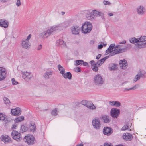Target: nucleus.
<instances>
[{
	"label": "nucleus",
	"instance_id": "nucleus-60",
	"mask_svg": "<svg viewBox=\"0 0 146 146\" xmlns=\"http://www.w3.org/2000/svg\"><path fill=\"white\" fill-rule=\"evenodd\" d=\"M80 103L79 102H74V104L76 106H78L80 105Z\"/></svg>",
	"mask_w": 146,
	"mask_h": 146
},
{
	"label": "nucleus",
	"instance_id": "nucleus-19",
	"mask_svg": "<svg viewBox=\"0 0 146 146\" xmlns=\"http://www.w3.org/2000/svg\"><path fill=\"white\" fill-rule=\"evenodd\" d=\"M92 28V25H89L88 28L84 29H82L81 30L82 33L86 34L90 33L91 31Z\"/></svg>",
	"mask_w": 146,
	"mask_h": 146
},
{
	"label": "nucleus",
	"instance_id": "nucleus-23",
	"mask_svg": "<svg viewBox=\"0 0 146 146\" xmlns=\"http://www.w3.org/2000/svg\"><path fill=\"white\" fill-rule=\"evenodd\" d=\"M11 115L14 116H18L20 115L21 112V110H11Z\"/></svg>",
	"mask_w": 146,
	"mask_h": 146
},
{
	"label": "nucleus",
	"instance_id": "nucleus-44",
	"mask_svg": "<svg viewBox=\"0 0 146 146\" xmlns=\"http://www.w3.org/2000/svg\"><path fill=\"white\" fill-rule=\"evenodd\" d=\"M129 126L128 125H124L121 128V130L122 131H125L127 129H128Z\"/></svg>",
	"mask_w": 146,
	"mask_h": 146
},
{
	"label": "nucleus",
	"instance_id": "nucleus-1",
	"mask_svg": "<svg viewBox=\"0 0 146 146\" xmlns=\"http://www.w3.org/2000/svg\"><path fill=\"white\" fill-rule=\"evenodd\" d=\"M110 56H106L98 60L96 63L94 60L90 61V63L91 64V66L93 70L95 72H97L98 70V67L100 66Z\"/></svg>",
	"mask_w": 146,
	"mask_h": 146
},
{
	"label": "nucleus",
	"instance_id": "nucleus-4",
	"mask_svg": "<svg viewBox=\"0 0 146 146\" xmlns=\"http://www.w3.org/2000/svg\"><path fill=\"white\" fill-rule=\"evenodd\" d=\"M54 28L51 27L48 29L47 30L41 33L40 34V36L42 38H46L48 37L53 32Z\"/></svg>",
	"mask_w": 146,
	"mask_h": 146
},
{
	"label": "nucleus",
	"instance_id": "nucleus-46",
	"mask_svg": "<svg viewBox=\"0 0 146 146\" xmlns=\"http://www.w3.org/2000/svg\"><path fill=\"white\" fill-rule=\"evenodd\" d=\"M135 77V78L133 79V81L134 82H136L137 80L140 79L139 77L138 76V75H136Z\"/></svg>",
	"mask_w": 146,
	"mask_h": 146
},
{
	"label": "nucleus",
	"instance_id": "nucleus-54",
	"mask_svg": "<svg viewBox=\"0 0 146 146\" xmlns=\"http://www.w3.org/2000/svg\"><path fill=\"white\" fill-rule=\"evenodd\" d=\"M109 52V53L111 54L112 53V51H111L109 48H108L106 51V53H108Z\"/></svg>",
	"mask_w": 146,
	"mask_h": 146
},
{
	"label": "nucleus",
	"instance_id": "nucleus-62",
	"mask_svg": "<svg viewBox=\"0 0 146 146\" xmlns=\"http://www.w3.org/2000/svg\"><path fill=\"white\" fill-rule=\"evenodd\" d=\"M126 42V41L125 40H123V41L121 42H120L119 43V44H125Z\"/></svg>",
	"mask_w": 146,
	"mask_h": 146
},
{
	"label": "nucleus",
	"instance_id": "nucleus-20",
	"mask_svg": "<svg viewBox=\"0 0 146 146\" xmlns=\"http://www.w3.org/2000/svg\"><path fill=\"white\" fill-rule=\"evenodd\" d=\"M102 117V120L104 123H109L111 121L110 118L108 115H104Z\"/></svg>",
	"mask_w": 146,
	"mask_h": 146
},
{
	"label": "nucleus",
	"instance_id": "nucleus-21",
	"mask_svg": "<svg viewBox=\"0 0 146 146\" xmlns=\"http://www.w3.org/2000/svg\"><path fill=\"white\" fill-rule=\"evenodd\" d=\"M109 104H110L111 106H115L117 107H119L121 106L120 102L118 101H110Z\"/></svg>",
	"mask_w": 146,
	"mask_h": 146
},
{
	"label": "nucleus",
	"instance_id": "nucleus-6",
	"mask_svg": "<svg viewBox=\"0 0 146 146\" xmlns=\"http://www.w3.org/2000/svg\"><path fill=\"white\" fill-rule=\"evenodd\" d=\"M92 124L94 127L97 130L99 129L101 127L100 120L99 118L95 119L92 121Z\"/></svg>",
	"mask_w": 146,
	"mask_h": 146
},
{
	"label": "nucleus",
	"instance_id": "nucleus-33",
	"mask_svg": "<svg viewBox=\"0 0 146 146\" xmlns=\"http://www.w3.org/2000/svg\"><path fill=\"white\" fill-rule=\"evenodd\" d=\"M28 129V127L26 125H21L20 129V131L21 133H23L27 131Z\"/></svg>",
	"mask_w": 146,
	"mask_h": 146
},
{
	"label": "nucleus",
	"instance_id": "nucleus-48",
	"mask_svg": "<svg viewBox=\"0 0 146 146\" xmlns=\"http://www.w3.org/2000/svg\"><path fill=\"white\" fill-rule=\"evenodd\" d=\"M135 42H134V44L135 43H136L137 44H136L138 46V44L140 43V40L139 39V38L138 39H137L135 38Z\"/></svg>",
	"mask_w": 146,
	"mask_h": 146
},
{
	"label": "nucleus",
	"instance_id": "nucleus-9",
	"mask_svg": "<svg viewBox=\"0 0 146 146\" xmlns=\"http://www.w3.org/2000/svg\"><path fill=\"white\" fill-rule=\"evenodd\" d=\"M32 76L31 73L27 72H22L23 78L26 81H29Z\"/></svg>",
	"mask_w": 146,
	"mask_h": 146
},
{
	"label": "nucleus",
	"instance_id": "nucleus-5",
	"mask_svg": "<svg viewBox=\"0 0 146 146\" xmlns=\"http://www.w3.org/2000/svg\"><path fill=\"white\" fill-rule=\"evenodd\" d=\"M11 135L13 139L17 141H19L22 139L21 134L15 130L13 131Z\"/></svg>",
	"mask_w": 146,
	"mask_h": 146
},
{
	"label": "nucleus",
	"instance_id": "nucleus-18",
	"mask_svg": "<svg viewBox=\"0 0 146 146\" xmlns=\"http://www.w3.org/2000/svg\"><path fill=\"white\" fill-rule=\"evenodd\" d=\"M8 21L5 19H0V26L6 28L8 27Z\"/></svg>",
	"mask_w": 146,
	"mask_h": 146
},
{
	"label": "nucleus",
	"instance_id": "nucleus-26",
	"mask_svg": "<svg viewBox=\"0 0 146 146\" xmlns=\"http://www.w3.org/2000/svg\"><path fill=\"white\" fill-rule=\"evenodd\" d=\"M62 76L65 79L68 78L69 80L72 79V75L70 72H67L66 73L65 72Z\"/></svg>",
	"mask_w": 146,
	"mask_h": 146
},
{
	"label": "nucleus",
	"instance_id": "nucleus-51",
	"mask_svg": "<svg viewBox=\"0 0 146 146\" xmlns=\"http://www.w3.org/2000/svg\"><path fill=\"white\" fill-rule=\"evenodd\" d=\"M135 37H134L133 38H131L130 40V42L131 43H132L133 44H134V42H135Z\"/></svg>",
	"mask_w": 146,
	"mask_h": 146
},
{
	"label": "nucleus",
	"instance_id": "nucleus-37",
	"mask_svg": "<svg viewBox=\"0 0 146 146\" xmlns=\"http://www.w3.org/2000/svg\"><path fill=\"white\" fill-rule=\"evenodd\" d=\"M137 47L139 48L146 47V42L143 43L138 44V46H137Z\"/></svg>",
	"mask_w": 146,
	"mask_h": 146
},
{
	"label": "nucleus",
	"instance_id": "nucleus-22",
	"mask_svg": "<svg viewBox=\"0 0 146 146\" xmlns=\"http://www.w3.org/2000/svg\"><path fill=\"white\" fill-rule=\"evenodd\" d=\"M139 72L137 74L138 75V76L142 78H145L146 77V72L143 70H139Z\"/></svg>",
	"mask_w": 146,
	"mask_h": 146
},
{
	"label": "nucleus",
	"instance_id": "nucleus-39",
	"mask_svg": "<svg viewBox=\"0 0 146 146\" xmlns=\"http://www.w3.org/2000/svg\"><path fill=\"white\" fill-rule=\"evenodd\" d=\"M140 42H142L141 43H143V42H145L146 41V36H142L139 38Z\"/></svg>",
	"mask_w": 146,
	"mask_h": 146
},
{
	"label": "nucleus",
	"instance_id": "nucleus-7",
	"mask_svg": "<svg viewBox=\"0 0 146 146\" xmlns=\"http://www.w3.org/2000/svg\"><path fill=\"white\" fill-rule=\"evenodd\" d=\"M7 72L6 70L4 68L0 67V81H2L6 77Z\"/></svg>",
	"mask_w": 146,
	"mask_h": 146
},
{
	"label": "nucleus",
	"instance_id": "nucleus-45",
	"mask_svg": "<svg viewBox=\"0 0 146 146\" xmlns=\"http://www.w3.org/2000/svg\"><path fill=\"white\" fill-rule=\"evenodd\" d=\"M12 84L13 85H16L18 84V82L16 81L14 78H13L12 79Z\"/></svg>",
	"mask_w": 146,
	"mask_h": 146
},
{
	"label": "nucleus",
	"instance_id": "nucleus-11",
	"mask_svg": "<svg viewBox=\"0 0 146 146\" xmlns=\"http://www.w3.org/2000/svg\"><path fill=\"white\" fill-rule=\"evenodd\" d=\"M22 47L23 48L27 49L30 48V44L29 41L23 39L21 43Z\"/></svg>",
	"mask_w": 146,
	"mask_h": 146
},
{
	"label": "nucleus",
	"instance_id": "nucleus-58",
	"mask_svg": "<svg viewBox=\"0 0 146 146\" xmlns=\"http://www.w3.org/2000/svg\"><path fill=\"white\" fill-rule=\"evenodd\" d=\"M101 56V54H99L96 56V58L98 60Z\"/></svg>",
	"mask_w": 146,
	"mask_h": 146
},
{
	"label": "nucleus",
	"instance_id": "nucleus-30",
	"mask_svg": "<svg viewBox=\"0 0 146 146\" xmlns=\"http://www.w3.org/2000/svg\"><path fill=\"white\" fill-rule=\"evenodd\" d=\"M58 68L60 71V73L62 75L65 72V69L61 65L59 64L58 65Z\"/></svg>",
	"mask_w": 146,
	"mask_h": 146
},
{
	"label": "nucleus",
	"instance_id": "nucleus-40",
	"mask_svg": "<svg viewBox=\"0 0 146 146\" xmlns=\"http://www.w3.org/2000/svg\"><path fill=\"white\" fill-rule=\"evenodd\" d=\"M108 48L110 49L111 51H112V52H113L114 49L115 48V44H111L110 46Z\"/></svg>",
	"mask_w": 146,
	"mask_h": 146
},
{
	"label": "nucleus",
	"instance_id": "nucleus-64",
	"mask_svg": "<svg viewBox=\"0 0 146 146\" xmlns=\"http://www.w3.org/2000/svg\"><path fill=\"white\" fill-rule=\"evenodd\" d=\"M108 14L110 16H111L113 15V13H108Z\"/></svg>",
	"mask_w": 146,
	"mask_h": 146
},
{
	"label": "nucleus",
	"instance_id": "nucleus-34",
	"mask_svg": "<svg viewBox=\"0 0 146 146\" xmlns=\"http://www.w3.org/2000/svg\"><path fill=\"white\" fill-rule=\"evenodd\" d=\"M56 44L57 46H59L60 45H64L65 44V42L62 39H59L56 41Z\"/></svg>",
	"mask_w": 146,
	"mask_h": 146
},
{
	"label": "nucleus",
	"instance_id": "nucleus-15",
	"mask_svg": "<svg viewBox=\"0 0 146 146\" xmlns=\"http://www.w3.org/2000/svg\"><path fill=\"white\" fill-rule=\"evenodd\" d=\"M0 139L2 141H3L5 143H9L11 139V138L7 135L1 136L0 137Z\"/></svg>",
	"mask_w": 146,
	"mask_h": 146
},
{
	"label": "nucleus",
	"instance_id": "nucleus-16",
	"mask_svg": "<svg viewBox=\"0 0 146 146\" xmlns=\"http://www.w3.org/2000/svg\"><path fill=\"white\" fill-rule=\"evenodd\" d=\"M111 129L110 128L105 127L103 129L104 134L107 135H110L112 132V131Z\"/></svg>",
	"mask_w": 146,
	"mask_h": 146
},
{
	"label": "nucleus",
	"instance_id": "nucleus-55",
	"mask_svg": "<svg viewBox=\"0 0 146 146\" xmlns=\"http://www.w3.org/2000/svg\"><path fill=\"white\" fill-rule=\"evenodd\" d=\"M103 47V45L102 44L99 45L98 47V48L99 49H101Z\"/></svg>",
	"mask_w": 146,
	"mask_h": 146
},
{
	"label": "nucleus",
	"instance_id": "nucleus-35",
	"mask_svg": "<svg viewBox=\"0 0 146 146\" xmlns=\"http://www.w3.org/2000/svg\"><path fill=\"white\" fill-rule=\"evenodd\" d=\"M128 45L126 46H123V47L122 48H118L119 51L121 52V53L126 51L128 49Z\"/></svg>",
	"mask_w": 146,
	"mask_h": 146
},
{
	"label": "nucleus",
	"instance_id": "nucleus-59",
	"mask_svg": "<svg viewBox=\"0 0 146 146\" xmlns=\"http://www.w3.org/2000/svg\"><path fill=\"white\" fill-rule=\"evenodd\" d=\"M21 5L20 1H17L16 3V5L18 7L20 6Z\"/></svg>",
	"mask_w": 146,
	"mask_h": 146
},
{
	"label": "nucleus",
	"instance_id": "nucleus-27",
	"mask_svg": "<svg viewBox=\"0 0 146 146\" xmlns=\"http://www.w3.org/2000/svg\"><path fill=\"white\" fill-rule=\"evenodd\" d=\"M93 13L94 14V16H100L101 15H103V13L101 12H99L97 10L94 9L92 10Z\"/></svg>",
	"mask_w": 146,
	"mask_h": 146
},
{
	"label": "nucleus",
	"instance_id": "nucleus-17",
	"mask_svg": "<svg viewBox=\"0 0 146 146\" xmlns=\"http://www.w3.org/2000/svg\"><path fill=\"white\" fill-rule=\"evenodd\" d=\"M53 73V71L48 70L44 73L43 75V77L45 79H48L51 77Z\"/></svg>",
	"mask_w": 146,
	"mask_h": 146
},
{
	"label": "nucleus",
	"instance_id": "nucleus-53",
	"mask_svg": "<svg viewBox=\"0 0 146 146\" xmlns=\"http://www.w3.org/2000/svg\"><path fill=\"white\" fill-rule=\"evenodd\" d=\"M31 34H29L27 37L26 39L25 40H27L28 41H29V40L31 38Z\"/></svg>",
	"mask_w": 146,
	"mask_h": 146
},
{
	"label": "nucleus",
	"instance_id": "nucleus-31",
	"mask_svg": "<svg viewBox=\"0 0 146 146\" xmlns=\"http://www.w3.org/2000/svg\"><path fill=\"white\" fill-rule=\"evenodd\" d=\"M120 53H121V52L119 51V49H118L115 48V49H114L113 50V52L111 54H110L109 56H112Z\"/></svg>",
	"mask_w": 146,
	"mask_h": 146
},
{
	"label": "nucleus",
	"instance_id": "nucleus-3",
	"mask_svg": "<svg viewBox=\"0 0 146 146\" xmlns=\"http://www.w3.org/2000/svg\"><path fill=\"white\" fill-rule=\"evenodd\" d=\"M94 82L96 85H101L103 84L104 79L100 74L95 75L94 78Z\"/></svg>",
	"mask_w": 146,
	"mask_h": 146
},
{
	"label": "nucleus",
	"instance_id": "nucleus-63",
	"mask_svg": "<svg viewBox=\"0 0 146 146\" xmlns=\"http://www.w3.org/2000/svg\"><path fill=\"white\" fill-rule=\"evenodd\" d=\"M51 114L54 116H55V110H53L51 112Z\"/></svg>",
	"mask_w": 146,
	"mask_h": 146
},
{
	"label": "nucleus",
	"instance_id": "nucleus-47",
	"mask_svg": "<svg viewBox=\"0 0 146 146\" xmlns=\"http://www.w3.org/2000/svg\"><path fill=\"white\" fill-rule=\"evenodd\" d=\"M87 101V100H84L81 101L80 103L82 105L85 106Z\"/></svg>",
	"mask_w": 146,
	"mask_h": 146
},
{
	"label": "nucleus",
	"instance_id": "nucleus-61",
	"mask_svg": "<svg viewBox=\"0 0 146 146\" xmlns=\"http://www.w3.org/2000/svg\"><path fill=\"white\" fill-rule=\"evenodd\" d=\"M123 47V45H117L116 46L115 45V48L118 49V48L121 47Z\"/></svg>",
	"mask_w": 146,
	"mask_h": 146
},
{
	"label": "nucleus",
	"instance_id": "nucleus-28",
	"mask_svg": "<svg viewBox=\"0 0 146 146\" xmlns=\"http://www.w3.org/2000/svg\"><path fill=\"white\" fill-rule=\"evenodd\" d=\"M89 25H92V23L90 22H85L82 25L81 27V30L82 29H84L88 28V27L89 26Z\"/></svg>",
	"mask_w": 146,
	"mask_h": 146
},
{
	"label": "nucleus",
	"instance_id": "nucleus-24",
	"mask_svg": "<svg viewBox=\"0 0 146 146\" xmlns=\"http://www.w3.org/2000/svg\"><path fill=\"white\" fill-rule=\"evenodd\" d=\"M6 117V116L5 113H0V120L1 121H4L5 124L7 123L8 121L7 120L5 119Z\"/></svg>",
	"mask_w": 146,
	"mask_h": 146
},
{
	"label": "nucleus",
	"instance_id": "nucleus-41",
	"mask_svg": "<svg viewBox=\"0 0 146 146\" xmlns=\"http://www.w3.org/2000/svg\"><path fill=\"white\" fill-rule=\"evenodd\" d=\"M76 66H78L80 64H82V62H83V60H76L75 61Z\"/></svg>",
	"mask_w": 146,
	"mask_h": 146
},
{
	"label": "nucleus",
	"instance_id": "nucleus-12",
	"mask_svg": "<svg viewBox=\"0 0 146 146\" xmlns=\"http://www.w3.org/2000/svg\"><path fill=\"white\" fill-rule=\"evenodd\" d=\"M120 110H111L110 115L113 118H117L120 114Z\"/></svg>",
	"mask_w": 146,
	"mask_h": 146
},
{
	"label": "nucleus",
	"instance_id": "nucleus-25",
	"mask_svg": "<svg viewBox=\"0 0 146 146\" xmlns=\"http://www.w3.org/2000/svg\"><path fill=\"white\" fill-rule=\"evenodd\" d=\"M86 17L88 20L92 19L94 18V14L92 11L91 12H88L86 15Z\"/></svg>",
	"mask_w": 146,
	"mask_h": 146
},
{
	"label": "nucleus",
	"instance_id": "nucleus-2",
	"mask_svg": "<svg viewBox=\"0 0 146 146\" xmlns=\"http://www.w3.org/2000/svg\"><path fill=\"white\" fill-rule=\"evenodd\" d=\"M23 140L25 142L29 145L33 144L35 142L34 137L31 135H27L24 138Z\"/></svg>",
	"mask_w": 146,
	"mask_h": 146
},
{
	"label": "nucleus",
	"instance_id": "nucleus-52",
	"mask_svg": "<svg viewBox=\"0 0 146 146\" xmlns=\"http://www.w3.org/2000/svg\"><path fill=\"white\" fill-rule=\"evenodd\" d=\"M42 48V45L41 44H40L38 46L37 48V50H41Z\"/></svg>",
	"mask_w": 146,
	"mask_h": 146
},
{
	"label": "nucleus",
	"instance_id": "nucleus-13",
	"mask_svg": "<svg viewBox=\"0 0 146 146\" xmlns=\"http://www.w3.org/2000/svg\"><path fill=\"white\" fill-rule=\"evenodd\" d=\"M120 66L123 69L127 68L128 64L126 60L124 59L123 60H120L119 61Z\"/></svg>",
	"mask_w": 146,
	"mask_h": 146
},
{
	"label": "nucleus",
	"instance_id": "nucleus-8",
	"mask_svg": "<svg viewBox=\"0 0 146 146\" xmlns=\"http://www.w3.org/2000/svg\"><path fill=\"white\" fill-rule=\"evenodd\" d=\"M71 30L72 34L75 35L79 34L80 32L79 27L76 25H74L72 26Z\"/></svg>",
	"mask_w": 146,
	"mask_h": 146
},
{
	"label": "nucleus",
	"instance_id": "nucleus-43",
	"mask_svg": "<svg viewBox=\"0 0 146 146\" xmlns=\"http://www.w3.org/2000/svg\"><path fill=\"white\" fill-rule=\"evenodd\" d=\"M103 3L105 5H110L111 4V3L110 2L105 0H104L103 1Z\"/></svg>",
	"mask_w": 146,
	"mask_h": 146
},
{
	"label": "nucleus",
	"instance_id": "nucleus-29",
	"mask_svg": "<svg viewBox=\"0 0 146 146\" xmlns=\"http://www.w3.org/2000/svg\"><path fill=\"white\" fill-rule=\"evenodd\" d=\"M143 7L142 6H140L139 8L137 9L138 13L140 15H142L144 13Z\"/></svg>",
	"mask_w": 146,
	"mask_h": 146
},
{
	"label": "nucleus",
	"instance_id": "nucleus-14",
	"mask_svg": "<svg viewBox=\"0 0 146 146\" xmlns=\"http://www.w3.org/2000/svg\"><path fill=\"white\" fill-rule=\"evenodd\" d=\"M85 106L90 110H95L96 108V106L94 105L92 102L89 101H87Z\"/></svg>",
	"mask_w": 146,
	"mask_h": 146
},
{
	"label": "nucleus",
	"instance_id": "nucleus-42",
	"mask_svg": "<svg viewBox=\"0 0 146 146\" xmlns=\"http://www.w3.org/2000/svg\"><path fill=\"white\" fill-rule=\"evenodd\" d=\"M117 65V64H112L110 68V70H114L116 69V66Z\"/></svg>",
	"mask_w": 146,
	"mask_h": 146
},
{
	"label": "nucleus",
	"instance_id": "nucleus-36",
	"mask_svg": "<svg viewBox=\"0 0 146 146\" xmlns=\"http://www.w3.org/2000/svg\"><path fill=\"white\" fill-rule=\"evenodd\" d=\"M4 103L7 106L10 105V102L9 99L6 97H4L3 99Z\"/></svg>",
	"mask_w": 146,
	"mask_h": 146
},
{
	"label": "nucleus",
	"instance_id": "nucleus-57",
	"mask_svg": "<svg viewBox=\"0 0 146 146\" xmlns=\"http://www.w3.org/2000/svg\"><path fill=\"white\" fill-rule=\"evenodd\" d=\"M55 30H60L61 29V27L60 26H55Z\"/></svg>",
	"mask_w": 146,
	"mask_h": 146
},
{
	"label": "nucleus",
	"instance_id": "nucleus-56",
	"mask_svg": "<svg viewBox=\"0 0 146 146\" xmlns=\"http://www.w3.org/2000/svg\"><path fill=\"white\" fill-rule=\"evenodd\" d=\"M82 64L84 66H87L88 65V63L85 62H84V61H83V62H82Z\"/></svg>",
	"mask_w": 146,
	"mask_h": 146
},
{
	"label": "nucleus",
	"instance_id": "nucleus-50",
	"mask_svg": "<svg viewBox=\"0 0 146 146\" xmlns=\"http://www.w3.org/2000/svg\"><path fill=\"white\" fill-rule=\"evenodd\" d=\"M75 71L77 72H78L81 71V69L80 67H76L75 69Z\"/></svg>",
	"mask_w": 146,
	"mask_h": 146
},
{
	"label": "nucleus",
	"instance_id": "nucleus-10",
	"mask_svg": "<svg viewBox=\"0 0 146 146\" xmlns=\"http://www.w3.org/2000/svg\"><path fill=\"white\" fill-rule=\"evenodd\" d=\"M122 137L123 139L126 141H130L132 140L133 137L132 134L128 133H123Z\"/></svg>",
	"mask_w": 146,
	"mask_h": 146
},
{
	"label": "nucleus",
	"instance_id": "nucleus-32",
	"mask_svg": "<svg viewBox=\"0 0 146 146\" xmlns=\"http://www.w3.org/2000/svg\"><path fill=\"white\" fill-rule=\"evenodd\" d=\"M24 120V117L23 116L18 117L15 120V122L16 123L21 122Z\"/></svg>",
	"mask_w": 146,
	"mask_h": 146
},
{
	"label": "nucleus",
	"instance_id": "nucleus-38",
	"mask_svg": "<svg viewBox=\"0 0 146 146\" xmlns=\"http://www.w3.org/2000/svg\"><path fill=\"white\" fill-rule=\"evenodd\" d=\"M29 127L31 131L34 132L36 129L35 124H34L33 125L31 124V125L29 126Z\"/></svg>",
	"mask_w": 146,
	"mask_h": 146
},
{
	"label": "nucleus",
	"instance_id": "nucleus-49",
	"mask_svg": "<svg viewBox=\"0 0 146 146\" xmlns=\"http://www.w3.org/2000/svg\"><path fill=\"white\" fill-rule=\"evenodd\" d=\"M17 125L15 123L14 124H13L11 129H15L17 127Z\"/></svg>",
	"mask_w": 146,
	"mask_h": 146
}]
</instances>
